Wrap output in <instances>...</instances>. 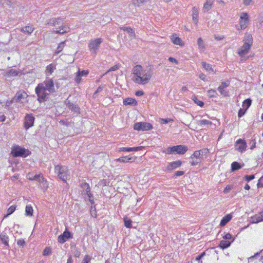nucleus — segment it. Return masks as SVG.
<instances>
[{
    "instance_id": "obj_1",
    "label": "nucleus",
    "mask_w": 263,
    "mask_h": 263,
    "mask_svg": "<svg viewBox=\"0 0 263 263\" xmlns=\"http://www.w3.org/2000/svg\"><path fill=\"white\" fill-rule=\"evenodd\" d=\"M134 77L133 80L139 84H146L151 79L153 73V66H148L144 69L140 65H137L133 69Z\"/></svg>"
},
{
    "instance_id": "obj_2",
    "label": "nucleus",
    "mask_w": 263,
    "mask_h": 263,
    "mask_svg": "<svg viewBox=\"0 0 263 263\" xmlns=\"http://www.w3.org/2000/svg\"><path fill=\"white\" fill-rule=\"evenodd\" d=\"M252 37L250 34H248L246 36V40L242 46L240 48L238 51V55L242 58L247 54L250 49L252 45Z\"/></svg>"
},
{
    "instance_id": "obj_3",
    "label": "nucleus",
    "mask_w": 263,
    "mask_h": 263,
    "mask_svg": "<svg viewBox=\"0 0 263 263\" xmlns=\"http://www.w3.org/2000/svg\"><path fill=\"white\" fill-rule=\"evenodd\" d=\"M31 153L27 149L22 147L18 145L14 146L12 148L11 154L14 157H26L29 156Z\"/></svg>"
},
{
    "instance_id": "obj_4",
    "label": "nucleus",
    "mask_w": 263,
    "mask_h": 263,
    "mask_svg": "<svg viewBox=\"0 0 263 263\" xmlns=\"http://www.w3.org/2000/svg\"><path fill=\"white\" fill-rule=\"evenodd\" d=\"M55 172L58 174L59 178L63 181H66L69 176L68 169L64 166L56 165Z\"/></svg>"
},
{
    "instance_id": "obj_5",
    "label": "nucleus",
    "mask_w": 263,
    "mask_h": 263,
    "mask_svg": "<svg viewBox=\"0 0 263 263\" xmlns=\"http://www.w3.org/2000/svg\"><path fill=\"white\" fill-rule=\"evenodd\" d=\"M42 85L39 84L35 89V93L37 96V100L40 103L45 102L49 95Z\"/></svg>"
},
{
    "instance_id": "obj_6",
    "label": "nucleus",
    "mask_w": 263,
    "mask_h": 263,
    "mask_svg": "<svg viewBox=\"0 0 263 263\" xmlns=\"http://www.w3.org/2000/svg\"><path fill=\"white\" fill-rule=\"evenodd\" d=\"M35 118L32 114H27L25 116L23 121L24 127L26 130H28L29 128L34 125Z\"/></svg>"
},
{
    "instance_id": "obj_7",
    "label": "nucleus",
    "mask_w": 263,
    "mask_h": 263,
    "mask_svg": "<svg viewBox=\"0 0 263 263\" xmlns=\"http://www.w3.org/2000/svg\"><path fill=\"white\" fill-rule=\"evenodd\" d=\"M102 42L103 40L101 38H97L90 41L88 46L90 51L92 53H96L97 50Z\"/></svg>"
},
{
    "instance_id": "obj_8",
    "label": "nucleus",
    "mask_w": 263,
    "mask_h": 263,
    "mask_svg": "<svg viewBox=\"0 0 263 263\" xmlns=\"http://www.w3.org/2000/svg\"><path fill=\"white\" fill-rule=\"evenodd\" d=\"M152 128V125L147 122H137L134 125V129L139 131L149 130Z\"/></svg>"
},
{
    "instance_id": "obj_9",
    "label": "nucleus",
    "mask_w": 263,
    "mask_h": 263,
    "mask_svg": "<svg viewBox=\"0 0 263 263\" xmlns=\"http://www.w3.org/2000/svg\"><path fill=\"white\" fill-rule=\"evenodd\" d=\"M249 16L247 13L242 12L240 15L239 25L240 29L243 30L246 29L249 24Z\"/></svg>"
},
{
    "instance_id": "obj_10",
    "label": "nucleus",
    "mask_w": 263,
    "mask_h": 263,
    "mask_svg": "<svg viewBox=\"0 0 263 263\" xmlns=\"http://www.w3.org/2000/svg\"><path fill=\"white\" fill-rule=\"evenodd\" d=\"M40 85H43V88L49 93L54 92L55 91L54 86V83L52 79H49L40 83Z\"/></svg>"
},
{
    "instance_id": "obj_11",
    "label": "nucleus",
    "mask_w": 263,
    "mask_h": 263,
    "mask_svg": "<svg viewBox=\"0 0 263 263\" xmlns=\"http://www.w3.org/2000/svg\"><path fill=\"white\" fill-rule=\"evenodd\" d=\"M247 147V144L245 140L239 139L235 143L236 149L239 152H244Z\"/></svg>"
},
{
    "instance_id": "obj_12",
    "label": "nucleus",
    "mask_w": 263,
    "mask_h": 263,
    "mask_svg": "<svg viewBox=\"0 0 263 263\" xmlns=\"http://www.w3.org/2000/svg\"><path fill=\"white\" fill-rule=\"evenodd\" d=\"M27 178L30 180H36L40 183H43L44 182H46L45 178L41 174L33 175L32 174L29 173L27 175Z\"/></svg>"
},
{
    "instance_id": "obj_13",
    "label": "nucleus",
    "mask_w": 263,
    "mask_h": 263,
    "mask_svg": "<svg viewBox=\"0 0 263 263\" xmlns=\"http://www.w3.org/2000/svg\"><path fill=\"white\" fill-rule=\"evenodd\" d=\"M188 150L187 147L183 145H179L174 146V153L179 155H183L185 154Z\"/></svg>"
},
{
    "instance_id": "obj_14",
    "label": "nucleus",
    "mask_w": 263,
    "mask_h": 263,
    "mask_svg": "<svg viewBox=\"0 0 263 263\" xmlns=\"http://www.w3.org/2000/svg\"><path fill=\"white\" fill-rule=\"evenodd\" d=\"M72 238L71 233L68 231H65L63 234L60 235L58 237V241L61 243H63L66 241V239Z\"/></svg>"
},
{
    "instance_id": "obj_15",
    "label": "nucleus",
    "mask_w": 263,
    "mask_h": 263,
    "mask_svg": "<svg viewBox=\"0 0 263 263\" xmlns=\"http://www.w3.org/2000/svg\"><path fill=\"white\" fill-rule=\"evenodd\" d=\"M66 105L68 107V108L72 111H73L74 113H76L77 114H80V108L78 105L73 104L71 103L70 101H68L66 102Z\"/></svg>"
},
{
    "instance_id": "obj_16",
    "label": "nucleus",
    "mask_w": 263,
    "mask_h": 263,
    "mask_svg": "<svg viewBox=\"0 0 263 263\" xmlns=\"http://www.w3.org/2000/svg\"><path fill=\"white\" fill-rule=\"evenodd\" d=\"M182 162L180 160L174 161L169 163L167 165L166 168L168 170H173L181 166Z\"/></svg>"
},
{
    "instance_id": "obj_17",
    "label": "nucleus",
    "mask_w": 263,
    "mask_h": 263,
    "mask_svg": "<svg viewBox=\"0 0 263 263\" xmlns=\"http://www.w3.org/2000/svg\"><path fill=\"white\" fill-rule=\"evenodd\" d=\"M27 97L28 95L25 91H20L16 93L14 99L16 102H20L22 99L27 98Z\"/></svg>"
},
{
    "instance_id": "obj_18",
    "label": "nucleus",
    "mask_w": 263,
    "mask_h": 263,
    "mask_svg": "<svg viewBox=\"0 0 263 263\" xmlns=\"http://www.w3.org/2000/svg\"><path fill=\"white\" fill-rule=\"evenodd\" d=\"M63 21V19L61 17L53 18L49 20V21L47 22V24L52 25L54 26H56L58 25L62 24Z\"/></svg>"
},
{
    "instance_id": "obj_19",
    "label": "nucleus",
    "mask_w": 263,
    "mask_h": 263,
    "mask_svg": "<svg viewBox=\"0 0 263 263\" xmlns=\"http://www.w3.org/2000/svg\"><path fill=\"white\" fill-rule=\"evenodd\" d=\"M263 221V214L260 213L259 215H255L251 217V222L252 223H257Z\"/></svg>"
},
{
    "instance_id": "obj_20",
    "label": "nucleus",
    "mask_w": 263,
    "mask_h": 263,
    "mask_svg": "<svg viewBox=\"0 0 263 263\" xmlns=\"http://www.w3.org/2000/svg\"><path fill=\"white\" fill-rule=\"evenodd\" d=\"M136 157H129L127 156H125V157H120L119 158L117 159L116 160V161L117 162H122V163H127V162H129L134 161L136 160Z\"/></svg>"
},
{
    "instance_id": "obj_21",
    "label": "nucleus",
    "mask_w": 263,
    "mask_h": 263,
    "mask_svg": "<svg viewBox=\"0 0 263 263\" xmlns=\"http://www.w3.org/2000/svg\"><path fill=\"white\" fill-rule=\"evenodd\" d=\"M34 30V28L32 26H27L21 28V32L27 35H30Z\"/></svg>"
},
{
    "instance_id": "obj_22",
    "label": "nucleus",
    "mask_w": 263,
    "mask_h": 263,
    "mask_svg": "<svg viewBox=\"0 0 263 263\" xmlns=\"http://www.w3.org/2000/svg\"><path fill=\"white\" fill-rule=\"evenodd\" d=\"M172 42L175 44L179 45L181 46H183V43L180 38L177 36L176 34H173L171 36Z\"/></svg>"
},
{
    "instance_id": "obj_23",
    "label": "nucleus",
    "mask_w": 263,
    "mask_h": 263,
    "mask_svg": "<svg viewBox=\"0 0 263 263\" xmlns=\"http://www.w3.org/2000/svg\"><path fill=\"white\" fill-rule=\"evenodd\" d=\"M192 18L194 23L196 25L198 22V10L195 7L192 9Z\"/></svg>"
},
{
    "instance_id": "obj_24",
    "label": "nucleus",
    "mask_w": 263,
    "mask_h": 263,
    "mask_svg": "<svg viewBox=\"0 0 263 263\" xmlns=\"http://www.w3.org/2000/svg\"><path fill=\"white\" fill-rule=\"evenodd\" d=\"M232 218V216L231 214H228L224 216L221 220L220 225L221 227L224 226L228 222H229Z\"/></svg>"
},
{
    "instance_id": "obj_25",
    "label": "nucleus",
    "mask_w": 263,
    "mask_h": 263,
    "mask_svg": "<svg viewBox=\"0 0 263 263\" xmlns=\"http://www.w3.org/2000/svg\"><path fill=\"white\" fill-rule=\"evenodd\" d=\"M69 31V28L67 25H62L59 30L54 31L56 33L64 34Z\"/></svg>"
},
{
    "instance_id": "obj_26",
    "label": "nucleus",
    "mask_w": 263,
    "mask_h": 263,
    "mask_svg": "<svg viewBox=\"0 0 263 263\" xmlns=\"http://www.w3.org/2000/svg\"><path fill=\"white\" fill-rule=\"evenodd\" d=\"M213 5V2L210 0H208L204 4L203 7V11L204 12L209 11L212 8Z\"/></svg>"
},
{
    "instance_id": "obj_27",
    "label": "nucleus",
    "mask_w": 263,
    "mask_h": 263,
    "mask_svg": "<svg viewBox=\"0 0 263 263\" xmlns=\"http://www.w3.org/2000/svg\"><path fill=\"white\" fill-rule=\"evenodd\" d=\"M123 104L125 105H136L137 104V101L135 99H133L131 98H127L124 100Z\"/></svg>"
},
{
    "instance_id": "obj_28",
    "label": "nucleus",
    "mask_w": 263,
    "mask_h": 263,
    "mask_svg": "<svg viewBox=\"0 0 263 263\" xmlns=\"http://www.w3.org/2000/svg\"><path fill=\"white\" fill-rule=\"evenodd\" d=\"M231 242L228 241L227 240H223L220 241V243H219V246L221 248H222V249H224L227 248L229 247H230L231 245Z\"/></svg>"
},
{
    "instance_id": "obj_29",
    "label": "nucleus",
    "mask_w": 263,
    "mask_h": 263,
    "mask_svg": "<svg viewBox=\"0 0 263 263\" xmlns=\"http://www.w3.org/2000/svg\"><path fill=\"white\" fill-rule=\"evenodd\" d=\"M120 28L121 30L126 31L131 36H135V35L134 31L133 30V29H132L130 27H120Z\"/></svg>"
},
{
    "instance_id": "obj_30",
    "label": "nucleus",
    "mask_w": 263,
    "mask_h": 263,
    "mask_svg": "<svg viewBox=\"0 0 263 263\" xmlns=\"http://www.w3.org/2000/svg\"><path fill=\"white\" fill-rule=\"evenodd\" d=\"M190 158H196L200 160V161H201L203 159L199 151H195L194 153L191 156Z\"/></svg>"
},
{
    "instance_id": "obj_31",
    "label": "nucleus",
    "mask_w": 263,
    "mask_h": 263,
    "mask_svg": "<svg viewBox=\"0 0 263 263\" xmlns=\"http://www.w3.org/2000/svg\"><path fill=\"white\" fill-rule=\"evenodd\" d=\"M81 186L83 189L84 194H86V192L90 194V188L89 184L86 182H82L81 184Z\"/></svg>"
},
{
    "instance_id": "obj_32",
    "label": "nucleus",
    "mask_w": 263,
    "mask_h": 263,
    "mask_svg": "<svg viewBox=\"0 0 263 263\" xmlns=\"http://www.w3.org/2000/svg\"><path fill=\"white\" fill-rule=\"evenodd\" d=\"M33 210L31 205H27L25 208V214L26 216H31L33 215Z\"/></svg>"
},
{
    "instance_id": "obj_33",
    "label": "nucleus",
    "mask_w": 263,
    "mask_h": 263,
    "mask_svg": "<svg viewBox=\"0 0 263 263\" xmlns=\"http://www.w3.org/2000/svg\"><path fill=\"white\" fill-rule=\"evenodd\" d=\"M202 66L205 69L206 71L208 72H214V70L211 65L208 64L205 62H202L201 63Z\"/></svg>"
},
{
    "instance_id": "obj_34",
    "label": "nucleus",
    "mask_w": 263,
    "mask_h": 263,
    "mask_svg": "<svg viewBox=\"0 0 263 263\" xmlns=\"http://www.w3.org/2000/svg\"><path fill=\"white\" fill-rule=\"evenodd\" d=\"M241 168V166L240 164L237 162H233L231 164V170L233 172L236 171L240 169Z\"/></svg>"
},
{
    "instance_id": "obj_35",
    "label": "nucleus",
    "mask_w": 263,
    "mask_h": 263,
    "mask_svg": "<svg viewBox=\"0 0 263 263\" xmlns=\"http://www.w3.org/2000/svg\"><path fill=\"white\" fill-rule=\"evenodd\" d=\"M19 73V71L16 70L11 69L7 72L6 75L8 77L17 76Z\"/></svg>"
},
{
    "instance_id": "obj_36",
    "label": "nucleus",
    "mask_w": 263,
    "mask_h": 263,
    "mask_svg": "<svg viewBox=\"0 0 263 263\" xmlns=\"http://www.w3.org/2000/svg\"><path fill=\"white\" fill-rule=\"evenodd\" d=\"M151 0H133L134 5L140 6L141 5L150 2Z\"/></svg>"
},
{
    "instance_id": "obj_37",
    "label": "nucleus",
    "mask_w": 263,
    "mask_h": 263,
    "mask_svg": "<svg viewBox=\"0 0 263 263\" xmlns=\"http://www.w3.org/2000/svg\"><path fill=\"white\" fill-rule=\"evenodd\" d=\"M197 44L198 46V48L202 51H203L205 49V45L201 37H199L197 40Z\"/></svg>"
},
{
    "instance_id": "obj_38",
    "label": "nucleus",
    "mask_w": 263,
    "mask_h": 263,
    "mask_svg": "<svg viewBox=\"0 0 263 263\" xmlns=\"http://www.w3.org/2000/svg\"><path fill=\"white\" fill-rule=\"evenodd\" d=\"M0 238L2 241L6 245H8L9 238L5 234H1Z\"/></svg>"
},
{
    "instance_id": "obj_39",
    "label": "nucleus",
    "mask_w": 263,
    "mask_h": 263,
    "mask_svg": "<svg viewBox=\"0 0 263 263\" xmlns=\"http://www.w3.org/2000/svg\"><path fill=\"white\" fill-rule=\"evenodd\" d=\"M251 103L252 100L250 99H247L243 102L242 107L247 110L248 108L251 106Z\"/></svg>"
},
{
    "instance_id": "obj_40",
    "label": "nucleus",
    "mask_w": 263,
    "mask_h": 263,
    "mask_svg": "<svg viewBox=\"0 0 263 263\" xmlns=\"http://www.w3.org/2000/svg\"><path fill=\"white\" fill-rule=\"evenodd\" d=\"M192 100L197 105L199 106L200 107L203 106L204 103L202 101L199 100L197 97L193 96Z\"/></svg>"
},
{
    "instance_id": "obj_41",
    "label": "nucleus",
    "mask_w": 263,
    "mask_h": 263,
    "mask_svg": "<svg viewBox=\"0 0 263 263\" xmlns=\"http://www.w3.org/2000/svg\"><path fill=\"white\" fill-rule=\"evenodd\" d=\"M65 42H62L61 43H60L59 44V45L57 47V51L55 52L57 54L59 53L61 51H62V50L63 49V48L65 46Z\"/></svg>"
},
{
    "instance_id": "obj_42",
    "label": "nucleus",
    "mask_w": 263,
    "mask_h": 263,
    "mask_svg": "<svg viewBox=\"0 0 263 263\" xmlns=\"http://www.w3.org/2000/svg\"><path fill=\"white\" fill-rule=\"evenodd\" d=\"M124 225L126 228H130L132 227V221L130 219H128L127 218H124Z\"/></svg>"
},
{
    "instance_id": "obj_43",
    "label": "nucleus",
    "mask_w": 263,
    "mask_h": 263,
    "mask_svg": "<svg viewBox=\"0 0 263 263\" xmlns=\"http://www.w3.org/2000/svg\"><path fill=\"white\" fill-rule=\"evenodd\" d=\"M54 68L52 64L48 65L46 69V72L48 74H51L53 72Z\"/></svg>"
},
{
    "instance_id": "obj_44",
    "label": "nucleus",
    "mask_w": 263,
    "mask_h": 263,
    "mask_svg": "<svg viewBox=\"0 0 263 263\" xmlns=\"http://www.w3.org/2000/svg\"><path fill=\"white\" fill-rule=\"evenodd\" d=\"M198 124H199L201 125H211L212 123L211 121H209L208 120H202L198 121Z\"/></svg>"
},
{
    "instance_id": "obj_45",
    "label": "nucleus",
    "mask_w": 263,
    "mask_h": 263,
    "mask_svg": "<svg viewBox=\"0 0 263 263\" xmlns=\"http://www.w3.org/2000/svg\"><path fill=\"white\" fill-rule=\"evenodd\" d=\"M199 152L200 153V154L203 158V157L204 156H206L209 152V149L208 148H202L200 150H199Z\"/></svg>"
},
{
    "instance_id": "obj_46",
    "label": "nucleus",
    "mask_w": 263,
    "mask_h": 263,
    "mask_svg": "<svg viewBox=\"0 0 263 263\" xmlns=\"http://www.w3.org/2000/svg\"><path fill=\"white\" fill-rule=\"evenodd\" d=\"M191 161H190L191 165L192 166H195L198 165L201 161L200 160L195 158H191Z\"/></svg>"
},
{
    "instance_id": "obj_47",
    "label": "nucleus",
    "mask_w": 263,
    "mask_h": 263,
    "mask_svg": "<svg viewBox=\"0 0 263 263\" xmlns=\"http://www.w3.org/2000/svg\"><path fill=\"white\" fill-rule=\"evenodd\" d=\"M51 249H50V248L46 247L43 251V255L46 256L51 254Z\"/></svg>"
},
{
    "instance_id": "obj_48",
    "label": "nucleus",
    "mask_w": 263,
    "mask_h": 263,
    "mask_svg": "<svg viewBox=\"0 0 263 263\" xmlns=\"http://www.w3.org/2000/svg\"><path fill=\"white\" fill-rule=\"evenodd\" d=\"M247 110L245 108H240L239 111H238V116L239 118H240L241 117H242L246 113V111Z\"/></svg>"
},
{
    "instance_id": "obj_49",
    "label": "nucleus",
    "mask_w": 263,
    "mask_h": 263,
    "mask_svg": "<svg viewBox=\"0 0 263 263\" xmlns=\"http://www.w3.org/2000/svg\"><path fill=\"white\" fill-rule=\"evenodd\" d=\"M81 77L80 72H77L76 73L75 81L77 83H80L81 82Z\"/></svg>"
},
{
    "instance_id": "obj_50",
    "label": "nucleus",
    "mask_w": 263,
    "mask_h": 263,
    "mask_svg": "<svg viewBox=\"0 0 263 263\" xmlns=\"http://www.w3.org/2000/svg\"><path fill=\"white\" fill-rule=\"evenodd\" d=\"M85 194H86L87 195L88 200H89V202L91 203V204H93L94 203L93 197V195L91 193V192H90V194L86 192V193Z\"/></svg>"
},
{
    "instance_id": "obj_51",
    "label": "nucleus",
    "mask_w": 263,
    "mask_h": 263,
    "mask_svg": "<svg viewBox=\"0 0 263 263\" xmlns=\"http://www.w3.org/2000/svg\"><path fill=\"white\" fill-rule=\"evenodd\" d=\"M15 210V206L14 205H11L10 206V208L8 209L7 211V216L10 215L11 214H12Z\"/></svg>"
},
{
    "instance_id": "obj_52",
    "label": "nucleus",
    "mask_w": 263,
    "mask_h": 263,
    "mask_svg": "<svg viewBox=\"0 0 263 263\" xmlns=\"http://www.w3.org/2000/svg\"><path fill=\"white\" fill-rule=\"evenodd\" d=\"M208 93L210 97H214L217 95V92L215 90L211 89L208 91Z\"/></svg>"
},
{
    "instance_id": "obj_53",
    "label": "nucleus",
    "mask_w": 263,
    "mask_h": 263,
    "mask_svg": "<svg viewBox=\"0 0 263 263\" xmlns=\"http://www.w3.org/2000/svg\"><path fill=\"white\" fill-rule=\"evenodd\" d=\"M229 85V83L228 82H222L220 86H219L218 88V89H222V88H225L227 87Z\"/></svg>"
},
{
    "instance_id": "obj_54",
    "label": "nucleus",
    "mask_w": 263,
    "mask_h": 263,
    "mask_svg": "<svg viewBox=\"0 0 263 263\" xmlns=\"http://www.w3.org/2000/svg\"><path fill=\"white\" fill-rule=\"evenodd\" d=\"M78 72L80 73V75L82 77H86L89 73V71L88 70H85L80 71V70L79 69Z\"/></svg>"
},
{
    "instance_id": "obj_55",
    "label": "nucleus",
    "mask_w": 263,
    "mask_h": 263,
    "mask_svg": "<svg viewBox=\"0 0 263 263\" xmlns=\"http://www.w3.org/2000/svg\"><path fill=\"white\" fill-rule=\"evenodd\" d=\"M255 178V176L254 175H246L245 176V180L249 182L252 180H253V179H254Z\"/></svg>"
},
{
    "instance_id": "obj_56",
    "label": "nucleus",
    "mask_w": 263,
    "mask_h": 263,
    "mask_svg": "<svg viewBox=\"0 0 263 263\" xmlns=\"http://www.w3.org/2000/svg\"><path fill=\"white\" fill-rule=\"evenodd\" d=\"M174 146L172 147H169L167 148L166 153L167 154H175L174 151Z\"/></svg>"
},
{
    "instance_id": "obj_57",
    "label": "nucleus",
    "mask_w": 263,
    "mask_h": 263,
    "mask_svg": "<svg viewBox=\"0 0 263 263\" xmlns=\"http://www.w3.org/2000/svg\"><path fill=\"white\" fill-rule=\"evenodd\" d=\"M91 260V257H89V255H86L84 257V258L83 259L82 261V263H89Z\"/></svg>"
},
{
    "instance_id": "obj_58",
    "label": "nucleus",
    "mask_w": 263,
    "mask_h": 263,
    "mask_svg": "<svg viewBox=\"0 0 263 263\" xmlns=\"http://www.w3.org/2000/svg\"><path fill=\"white\" fill-rule=\"evenodd\" d=\"M204 255V253H202L201 254L198 255L196 257L195 260L197 261H198V263H202V261H200V259L202 258V257Z\"/></svg>"
},
{
    "instance_id": "obj_59",
    "label": "nucleus",
    "mask_w": 263,
    "mask_h": 263,
    "mask_svg": "<svg viewBox=\"0 0 263 263\" xmlns=\"http://www.w3.org/2000/svg\"><path fill=\"white\" fill-rule=\"evenodd\" d=\"M257 185L258 187H263V177L259 179Z\"/></svg>"
},
{
    "instance_id": "obj_60",
    "label": "nucleus",
    "mask_w": 263,
    "mask_h": 263,
    "mask_svg": "<svg viewBox=\"0 0 263 263\" xmlns=\"http://www.w3.org/2000/svg\"><path fill=\"white\" fill-rule=\"evenodd\" d=\"M130 147H121L120 148V152H131Z\"/></svg>"
},
{
    "instance_id": "obj_61",
    "label": "nucleus",
    "mask_w": 263,
    "mask_h": 263,
    "mask_svg": "<svg viewBox=\"0 0 263 263\" xmlns=\"http://www.w3.org/2000/svg\"><path fill=\"white\" fill-rule=\"evenodd\" d=\"M232 187L231 185H227L223 190V193L224 194H227L229 193L230 191L232 189Z\"/></svg>"
},
{
    "instance_id": "obj_62",
    "label": "nucleus",
    "mask_w": 263,
    "mask_h": 263,
    "mask_svg": "<svg viewBox=\"0 0 263 263\" xmlns=\"http://www.w3.org/2000/svg\"><path fill=\"white\" fill-rule=\"evenodd\" d=\"M220 94L223 96H227L228 95V91H227L224 88H222V89H218Z\"/></svg>"
},
{
    "instance_id": "obj_63",
    "label": "nucleus",
    "mask_w": 263,
    "mask_h": 263,
    "mask_svg": "<svg viewBox=\"0 0 263 263\" xmlns=\"http://www.w3.org/2000/svg\"><path fill=\"white\" fill-rule=\"evenodd\" d=\"M59 123L63 125H65L66 126H69V123L67 121V120H61L60 121H59Z\"/></svg>"
},
{
    "instance_id": "obj_64",
    "label": "nucleus",
    "mask_w": 263,
    "mask_h": 263,
    "mask_svg": "<svg viewBox=\"0 0 263 263\" xmlns=\"http://www.w3.org/2000/svg\"><path fill=\"white\" fill-rule=\"evenodd\" d=\"M119 68V66L118 65H116L114 66H112L111 67H110L109 68V69L108 70V72L115 71L116 70H118Z\"/></svg>"
}]
</instances>
